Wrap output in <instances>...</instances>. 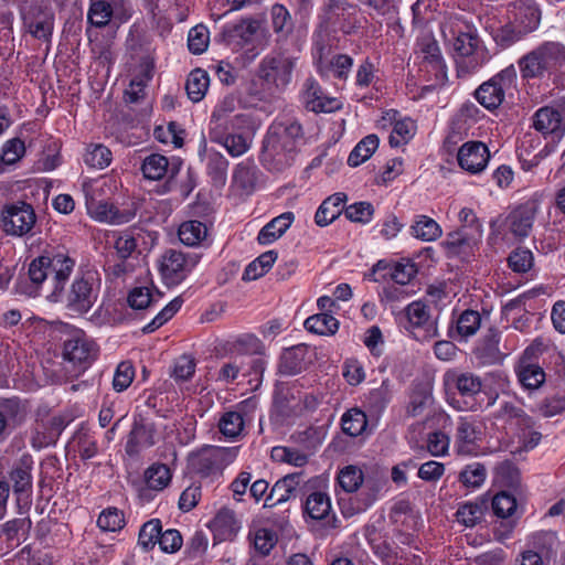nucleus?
Listing matches in <instances>:
<instances>
[{"label": "nucleus", "mask_w": 565, "mask_h": 565, "mask_svg": "<svg viewBox=\"0 0 565 565\" xmlns=\"http://www.w3.org/2000/svg\"><path fill=\"white\" fill-rule=\"evenodd\" d=\"M443 35L451 44L459 76L477 72L491 60V54L473 24L459 21L446 23Z\"/></svg>", "instance_id": "nucleus-1"}, {"label": "nucleus", "mask_w": 565, "mask_h": 565, "mask_svg": "<svg viewBox=\"0 0 565 565\" xmlns=\"http://www.w3.org/2000/svg\"><path fill=\"white\" fill-rule=\"evenodd\" d=\"M303 131L294 119L275 121L263 141L262 162L271 171L281 172L291 167L299 151Z\"/></svg>", "instance_id": "nucleus-2"}, {"label": "nucleus", "mask_w": 565, "mask_h": 565, "mask_svg": "<svg viewBox=\"0 0 565 565\" xmlns=\"http://www.w3.org/2000/svg\"><path fill=\"white\" fill-rule=\"evenodd\" d=\"M75 259L63 248L46 249L34 258L30 265L28 275L32 282L30 290H21L29 296H36L39 287L50 278L52 291L47 295L51 301H60L64 287L75 267Z\"/></svg>", "instance_id": "nucleus-3"}, {"label": "nucleus", "mask_w": 565, "mask_h": 565, "mask_svg": "<svg viewBox=\"0 0 565 565\" xmlns=\"http://www.w3.org/2000/svg\"><path fill=\"white\" fill-rule=\"evenodd\" d=\"M312 41L333 42L338 33L354 34L361 26L358 6L348 0H328L318 17Z\"/></svg>", "instance_id": "nucleus-4"}, {"label": "nucleus", "mask_w": 565, "mask_h": 565, "mask_svg": "<svg viewBox=\"0 0 565 565\" xmlns=\"http://www.w3.org/2000/svg\"><path fill=\"white\" fill-rule=\"evenodd\" d=\"M100 290V280L96 273L86 271L77 275L70 288L63 291L60 300L65 308L77 316L87 313L96 303Z\"/></svg>", "instance_id": "nucleus-5"}, {"label": "nucleus", "mask_w": 565, "mask_h": 565, "mask_svg": "<svg viewBox=\"0 0 565 565\" xmlns=\"http://www.w3.org/2000/svg\"><path fill=\"white\" fill-rule=\"evenodd\" d=\"M33 465V457L25 452L13 462L8 473L9 483L15 499L17 512L20 515L26 514L32 505Z\"/></svg>", "instance_id": "nucleus-6"}, {"label": "nucleus", "mask_w": 565, "mask_h": 565, "mask_svg": "<svg viewBox=\"0 0 565 565\" xmlns=\"http://www.w3.org/2000/svg\"><path fill=\"white\" fill-rule=\"evenodd\" d=\"M558 42H544L519 60L523 78H542L556 74Z\"/></svg>", "instance_id": "nucleus-7"}, {"label": "nucleus", "mask_w": 565, "mask_h": 565, "mask_svg": "<svg viewBox=\"0 0 565 565\" xmlns=\"http://www.w3.org/2000/svg\"><path fill=\"white\" fill-rule=\"evenodd\" d=\"M333 42L312 41V58L318 74L347 81L353 66V58L343 53L331 55Z\"/></svg>", "instance_id": "nucleus-8"}, {"label": "nucleus", "mask_w": 565, "mask_h": 565, "mask_svg": "<svg viewBox=\"0 0 565 565\" xmlns=\"http://www.w3.org/2000/svg\"><path fill=\"white\" fill-rule=\"evenodd\" d=\"M443 381L448 390L455 388L461 397L470 398V401L463 399L462 404L455 401L451 403L455 408L466 412H477L481 408V403L476 399L482 390V381L479 375L472 372L449 370L444 374Z\"/></svg>", "instance_id": "nucleus-9"}, {"label": "nucleus", "mask_w": 565, "mask_h": 565, "mask_svg": "<svg viewBox=\"0 0 565 565\" xmlns=\"http://www.w3.org/2000/svg\"><path fill=\"white\" fill-rule=\"evenodd\" d=\"M196 253H183L169 248L159 258V271L163 282L171 287L181 284L199 264Z\"/></svg>", "instance_id": "nucleus-10"}, {"label": "nucleus", "mask_w": 565, "mask_h": 565, "mask_svg": "<svg viewBox=\"0 0 565 565\" xmlns=\"http://www.w3.org/2000/svg\"><path fill=\"white\" fill-rule=\"evenodd\" d=\"M516 71L510 65L482 83L475 92V97L484 108L497 109L505 98L507 93L515 87Z\"/></svg>", "instance_id": "nucleus-11"}, {"label": "nucleus", "mask_w": 565, "mask_h": 565, "mask_svg": "<svg viewBox=\"0 0 565 565\" xmlns=\"http://www.w3.org/2000/svg\"><path fill=\"white\" fill-rule=\"evenodd\" d=\"M404 329L418 341H428L438 335L437 319L429 305L422 300L411 302L404 309Z\"/></svg>", "instance_id": "nucleus-12"}, {"label": "nucleus", "mask_w": 565, "mask_h": 565, "mask_svg": "<svg viewBox=\"0 0 565 565\" xmlns=\"http://www.w3.org/2000/svg\"><path fill=\"white\" fill-rule=\"evenodd\" d=\"M297 58L282 52L266 55L258 65V77L269 86L285 88L290 82Z\"/></svg>", "instance_id": "nucleus-13"}, {"label": "nucleus", "mask_w": 565, "mask_h": 565, "mask_svg": "<svg viewBox=\"0 0 565 565\" xmlns=\"http://www.w3.org/2000/svg\"><path fill=\"white\" fill-rule=\"evenodd\" d=\"M237 452V447L207 446L191 456L190 466L195 473L209 477L221 472L226 466L232 463Z\"/></svg>", "instance_id": "nucleus-14"}, {"label": "nucleus", "mask_w": 565, "mask_h": 565, "mask_svg": "<svg viewBox=\"0 0 565 565\" xmlns=\"http://www.w3.org/2000/svg\"><path fill=\"white\" fill-rule=\"evenodd\" d=\"M36 215L31 204L18 202L7 204L1 211L0 227L13 237H23L32 234Z\"/></svg>", "instance_id": "nucleus-15"}, {"label": "nucleus", "mask_w": 565, "mask_h": 565, "mask_svg": "<svg viewBox=\"0 0 565 565\" xmlns=\"http://www.w3.org/2000/svg\"><path fill=\"white\" fill-rule=\"evenodd\" d=\"M140 242H145V235L141 232L125 231L116 236L114 248L120 260L109 267L114 277L120 278L134 273L135 264L132 260L139 258L140 250H138V247Z\"/></svg>", "instance_id": "nucleus-16"}, {"label": "nucleus", "mask_w": 565, "mask_h": 565, "mask_svg": "<svg viewBox=\"0 0 565 565\" xmlns=\"http://www.w3.org/2000/svg\"><path fill=\"white\" fill-rule=\"evenodd\" d=\"M259 28V20L244 18L237 22L225 24L215 36V41L227 46L233 52H238L253 42Z\"/></svg>", "instance_id": "nucleus-17"}, {"label": "nucleus", "mask_w": 565, "mask_h": 565, "mask_svg": "<svg viewBox=\"0 0 565 565\" xmlns=\"http://www.w3.org/2000/svg\"><path fill=\"white\" fill-rule=\"evenodd\" d=\"M180 162L171 163L169 159L160 153H150L146 156L141 162L140 171L145 179L151 181L162 180L168 177L163 184V192L172 190L174 178L180 171Z\"/></svg>", "instance_id": "nucleus-18"}, {"label": "nucleus", "mask_w": 565, "mask_h": 565, "mask_svg": "<svg viewBox=\"0 0 565 565\" xmlns=\"http://www.w3.org/2000/svg\"><path fill=\"white\" fill-rule=\"evenodd\" d=\"M558 539L554 532H541L533 536L532 548L520 554L518 565H544L556 555Z\"/></svg>", "instance_id": "nucleus-19"}, {"label": "nucleus", "mask_w": 565, "mask_h": 565, "mask_svg": "<svg viewBox=\"0 0 565 565\" xmlns=\"http://www.w3.org/2000/svg\"><path fill=\"white\" fill-rule=\"evenodd\" d=\"M490 151L482 141L471 140L460 146L457 152L458 166L470 174L481 173L488 166Z\"/></svg>", "instance_id": "nucleus-20"}, {"label": "nucleus", "mask_w": 565, "mask_h": 565, "mask_svg": "<svg viewBox=\"0 0 565 565\" xmlns=\"http://www.w3.org/2000/svg\"><path fill=\"white\" fill-rule=\"evenodd\" d=\"M539 211V203L529 200L513 209L505 218V226L509 232L518 238H525L530 235Z\"/></svg>", "instance_id": "nucleus-21"}, {"label": "nucleus", "mask_w": 565, "mask_h": 565, "mask_svg": "<svg viewBox=\"0 0 565 565\" xmlns=\"http://www.w3.org/2000/svg\"><path fill=\"white\" fill-rule=\"evenodd\" d=\"M63 355L67 361L85 366L96 358L97 345L83 331H76L64 342Z\"/></svg>", "instance_id": "nucleus-22"}, {"label": "nucleus", "mask_w": 565, "mask_h": 565, "mask_svg": "<svg viewBox=\"0 0 565 565\" xmlns=\"http://www.w3.org/2000/svg\"><path fill=\"white\" fill-rule=\"evenodd\" d=\"M508 19L527 34L537 28L541 12L534 0H515L508 7Z\"/></svg>", "instance_id": "nucleus-23"}, {"label": "nucleus", "mask_w": 565, "mask_h": 565, "mask_svg": "<svg viewBox=\"0 0 565 565\" xmlns=\"http://www.w3.org/2000/svg\"><path fill=\"white\" fill-rule=\"evenodd\" d=\"M481 429L470 416L458 418L455 434V448L459 455H475L478 451V440Z\"/></svg>", "instance_id": "nucleus-24"}, {"label": "nucleus", "mask_w": 565, "mask_h": 565, "mask_svg": "<svg viewBox=\"0 0 565 565\" xmlns=\"http://www.w3.org/2000/svg\"><path fill=\"white\" fill-rule=\"evenodd\" d=\"M86 206L88 214L98 222L125 224L135 217V212L130 210H119L113 203L104 200L86 196Z\"/></svg>", "instance_id": "nucleus-25"}, {"label": "nucleus", "mask_w": 565, "mask_h": 565, "mask_svg": "<svg viewBox=\"0 0 565 565\" xmlns=\"http://www.w3.org/2000/svg\"><path fill=\"white\" fill-rule=\"evenodd\" d=\"M533 127L544 136L561 138L565 132V114L552 106L541 107L533 115Z\"/></svg>", "instance_id": "nucleus-26"}, {"label": "nucleus", "mask_w": 565, "mask_h": 565, "mask_svg": "<svg viewBox=\"0 0 565 565\" xmlns=\"http://www.w3.org/2000/svg\"><path fill=\"white\" fill-rule=\"evenodd\" d=\"M303 102L306 108L315 113H330L340 108V102L327 96L313 77L307 78L303 84Z\"/></svg>", "instance_id": "nucleus-27"}, {"label": "nucleus", "mask_w": 565, "mask_h": 565, "mask_svg": "<svg viewBox=\"0 0 565 565\" xmlns=\"http://www.w3.org/2000/svg\"><path fill=\"white\" fill-rule=\"evenodd\" d=\"M481 237L479 231L470 233L467 228H458L447 234L443 246L449 254L465 257L473 252Z\"/></svg>", "instance_id": "nucleus-28"}, {"label": "nucleus", "mask_w": 565, "mask_h": 565, "mask_svg": "<svg viewBox=\"0 0 565 565\" xmlns=\"http://www.w3.org/2000/svg\"><path fill=\"white\" fill-rule=\"evenodd\" d=\"M301 482H305V478L300 472L289 473L279 479L266 497L264 507L273 508L287 502L290 498L295 497Z\"/></svg>", "instance_id": "nucleus-29"}, {"label": "nucleus", "mask_w": 565, "mask_h": 565, "mask_svg": "<svg viewBox=\"0 0 565 565\" xmlns=\"http://www.w3.org/2000/svg\"><path fill=\"white\" fill-rule=\"evenodd\" d=\"M248 402H242L234 409L225 412L218 420V429L228 439L239 438L245 430Z\"/></svg>", "instance_id": "nucleus-30"}, {"label": "nucleus", "mask_w": 565, "mask_h": 565, "mask_svg": "<svg viewBox=\"0 0 565 565\" xmlns=\"http://www.w3.org/2000/svg\"><path fill=\"white\" fill-rule=\"evenodd\" d=\"M227 129L228 127L220 129L218 127L210 128L209 135L211 141L224 146L232 157L244 154L250 147L249 141L241 134H226Z\"/></svg>", "instance_id": "nucleus-31"}, {"label": "nucleus", "mask_w": 565, "mask_h": 565, "mask_svg": "<svg viewBox=\"0 0 565 565\" xmlns=\"http://www.w3.org/2000/svg\"><path fill=\"white\" fill-rule=\"evenodd\" d=\"M124 0H89L87 22L98 29L107 26L114 15V10Z\"/></svg>", "instance_id": "nucleus-32"}, {"label": "nucleus", "mask_w": 565, "mask_h": 565, "mask_svg": "<svg viewBox=\"0 0 565 565\" xmlns=\"http://www.w3.org/2000/svg\"><path fill=\"white\" fill-rule=\"evenodd\" d=\"M156 427L147 419L135 420L127 441V451L132 452L137 448H148L154 445Z\"/></svg>", "instance_id": "nucleus-33"}, {"label": "nucleus", "mask_w": 565, "mask_h": 565, "mask_svg": "<svg viewBox=\"0 0 565 565\" xmlns=\"http://www.w3.org/2000/svg\"><path fill=\"white\" fill-rule=\"evenodd\" d=\"M347 201V194L343 192L334 193L328 196L318 207L315 214V222L318 226H327L338 218Z\"/></svg>", "instance_id": "nucleus-34"}, {"label": "nucleus", "mask_w": 565, "mask_h": 565, "mask_svg": "<svg viewBox=\"0 0 565 565\" xmlns=\"http://www.w3.org/2000/svg\"><path fill=\"white\" fill-rule=\"evenodd\" d=\"M295 220L292 212H285L268 222L258 233L257 242L260 245H269L280 238L291 226Z\"/></svg>", "instance_id": "nucleus-35"}, {"label": "nucleus", "mask_w": 565, "mask_h": 565, "mask_svg": "<svg viewBox=\"0 0 565 565\" xmlns=\"http://www.w3.org/2000/svg\"><path fill=\"white\" fill-rule=\"evenodd\" d=\"M305 512L317 521H324L328 525H333L334 516L331 515V501L328 494L316 491L308 495L305 503Z\"/></svg>", "instance_id": "nucleus-36"}, {"label": "nucleus", "mask_w": 565, "mask_h": 565, "mask_svg": "<svg viewBox=\"0 0 565 565\" xmlns=\"http://www.w3.org/2000/svg\"><path fill=\"white\" fill-rule=\"evenodd\" d=\"M501 332L495 328H489L476 348V355L484 364H493L501 360L499 343Z\"/></svg>", "instance_id": "nucleus-37"}, {"label": "nucleus", "mask_w": 565, "mask_h": 565, "mask_svg": "<svg viewBox=\"0 0 565 565\" xmlns=\"http://www.w3.org/2000/svg\"><path fill=\"white\" fill-rule=\"evenodd\" d=\"M515 372L520 384L525 390H537L545 382L544 370L540 365L531 363L526 360L520 361L515 369Z\"/></svg>", "instance_id": "nucleus-38"}, {"label": "nucleus", "mask_w": 565, "mask_h": 565, "mask_svg": "<svg viewBox=\"0 0 565 565\" xmlns=\"http://www.w3.org/2000/svg\"><path fill=\"white\" fill-rule=\"evenodd\" d=\"M307 349L305 345H296L286 349L280 356L279 372L284 375H296L305 370Z\"/></svg>", "instance_id": "nucleus-39"}, {"label": "nucleus", "mask_w": 565, "mask_h": 565, "mask_svg": "<svg viewBox=\"0 0 565 565\" xmlns=\"http://www.w3.org/2000/svg\"><path fill=\"white\" fill-rule=\"evenodd\" d=\"M411 234L423 242H434L441 237L440 225L427 215H417L411 226Z\"/></svg>", "instance_id": "nucleus-40"}, {"label": "nucleus", "mask_w": 565, "mask_h": 565, "mask_svg": "<svg viewBox=\"0 0 565 565\" xmlns=\"http://www.w3.org/2000/svg\"><path fill=\"white\" fill-rule=\"evenodd\" d=\"M417 47L426 62L431 64L436 70L444 73L445 64L441 51L437 40L433 36V34L427 33L422 35L417 41Z\"/></svg>", "instance_id": "nucleus-41"}, {"label": "nucleus", "mask_w": 565, "mask_h": 565, "mask_svg": "<svg viewBox=\"0 0 565 565\" xmlns=\"http://www.w3.org/2000/svg\"><path fill=\"white\" fill-rule=\"evenodd\" d=\"M213 526L223 540H232L241 529L234 511L231 509H221L214 520Z\"/></svg>", "instance_id": "nucleus-42"}, {"label": "nucleus", "mask_w": 565, "mask_h": 565, "mask_svg": "<svg viewBox=\"0 0 565 565\" xmlns=\"http://www.w3.org/2000/svg\"><path fill=\"white\" fill-rule=\"evenodd\" d=\"M271 28L280 39H286L294 31V22L288 9L284 4L276 3L270 9Z\"/></svg>", "instance_id": "nucleus-43"}, {"label": "nucleus", "mask_w": 565, "mask_h": 565, "mask_svg": "<svg viewBox=\"0 0 565 565\" xmlns=\"http://www.w3.org/2000/svg\"><path fill=\"white\" fill-rule=\"evenodd\" d=\"M305 328L315 334L332 335L339 329V321L333 316L321 312L307 318Z\"/></svg>", "instance_id": "nucleus-44"}, {"label": "nucleus", "mask_w": 565, "mask_h": 565, "mask_svg": "<svg viewBox=\"0 0 565 565\" xmlns=\"http://www.w3.org/2000/svg\"><path fill=\"white\" fill-rule=\"evenodd\" d=\"M209 74L201 68L193 70L186 79L185 89L189 98L198 103L203 99L209 88Z\"/></svg>", "instance_id": "nucleus-45"}, {"label": "nucleus", "mask_w": 565, "mask_h": 565, "mask_svg": "<svg viewBox=\"0 0 565 565\" xmlns=\"http://www.w3.org/2000/svg\"><path fill=\"white\" fill-rule=\"evenodd\" d=\"M159 290H152L149 287H135L127 297L128 305L135 310H142L154 306L161 298Z\"/></svg>", "instance_id": "nucleus-46"}, {"label": "nucleus", "mask_w": 565, "mask_h": 565, "mask_svg": "<svg viewBox=\"0 0 565 565\" xmlns=\"http://www.w3.org/2000/svg\"><path fill=\"white\" fill-rule=\"evenodd\" d=\"M206 234V225L195 220L183 222L178 231L179 239L186 246H198Z\"/></svg>", "instance_id": "nucleus-47"}, {"label": "nucleus", "mask_w": 565, "mask_h": 565, "mask_svg": "<svg viewBox=\"0 0 565 565\" xmlns=\"http://www.w3.org/2000/svg\"><path fill=\"white\" fill-rule=\"evenodd\" d=\"M32 526V521L29 516L15 518L7 521L1 526V533L8 542H15L20 544L21 539L25 540Z\"/></svg>", "instance_id": "nucleus-48"}, {"label": "nucleus", "mask_w": 565, "mask_h": 565, "mask_svg": "<svg viewBox=\"0 0 565 565\" xmlns=\"http://www.w3.org/2000/svg\"><path fill=\"white\" fill-rule=\"evenodd\" d=\"M23 416V408L17 399H7L0 406V440L9 434L10 422H20Z\"/></svg>", "instance_id": "nucleus-49"}, {"label": "nucleus", "mask_w": 565, "mask_h": 565, "mask_svg": "<svg viewBox=\"0 0 565 565\" xmlns=\"http://www.w3.org/2000/svg\"><path fill=\"white\" fill-rule=\"evenodd\" d=\"M379 138L375 135L364 137L350 152L348 164L350 167H358L366 161L377 149Z\"/></svg>", "instance_id": "nucleus-50"}, {"label": "nucleus", "mask_w": 565, "mask_h": 565, "mask_svg": "<svg viewBox=\"0 0 565 565\" xmlns=\"http://www.w3.org/2000/svg\"><path fill=\"white\" fill-rule=\"evenodd\" d=\"M342 430L344 434L360 436L367 426V418L364 412L359 408H351L342 415Z\"/></svg>", "instance_id": "nucleus-51"}, {"label": "nucleus", "mask_w": 565, "mask_h": 565, "mask_svg": "<svg viewBox=\"0 0 565 565\" xmlns=\"http://www.w3.org/2000/svg\"><path fill=\"white\" fill-rule=\"evenodd\" d=\"M481 315L471 309L460 313L456 321V331L461 339H468L477 333L481 327Z\"/></svg>", "instance_id": "nucleus-52"}, {"label": "nucleus", "mask_w": 565, "mask_h": 565, "mask_svg": "<svg viewBox=\"0 0 565 565\" xmlns=\"http://www.w3.org/2000/svg\"><path fill=\"white\" fill-rule=\"evenodd\" d=\"M487 478V469L483 463L471 462L459 473V481L468 489L480 488Z\"/></svg>", "instance_id": "nucleus-53"}, {"label": "nucleus", "mask_w": 565, "mask_h": 565, "mask_svg": "<svg viewBox=\"0 0 565 565\" xmlns=\"http://www.w3.org/2000/svg\"><path fill=\"white\" fill-rule=\"evenodd\" d=\"M145 478L150 489L161 491L170 483L171 472L167 465L153 463L146 470Z\"/></svg>", "instance_id": "nucleus-54"}, {"label": "nucleus", "mask_w": 565, "mask_h": 565, "mask_svg": "<svg viewBox=\"0 0 565 565\" xmlns=\"http://www.w3.org/2000/svg\"><path fill=\"white\" fill-rule=\"evenodd\" d=\"M161 522L159 519H151L146 522L138 535V545L145 551L148 552L152 550L156 544L159 543V535L161 534Z\"/></svg>", "instance_id": "nucleus-55"}, {"label": "nucleus", "mask_w": 565, "mask_h": 565, "mask_svg": "<svg viewBox=\"0 0 565 565\" xmlns=\"http://www.w3.org/2000/svg\"><path fill=\"white\" fill-rule=\"evenodd\" d=\"M523 35H525L524 32L510 20L505 24L491 31L492 39L501 47L511 46L521 40Z\"/></svg>", "instance_id": "nucleus-56"}, {"label": "nucleus", "mask_w": 565, "mask_h": 565, "mask_svg": "<svg viewBox=\"0 0 565 565\" xmlns=\"http://www.w3.org/2000/svg\"><path fill=\"white\" fill-rule=\"evenodd\" d=\"M111 160V151L102 143L89 145L84 156L85 163L95 169L108 167Z\"/></svg>", "instance_id": "nucleus-57"}, {"label": "nucleus", "mask_w": 565, "mask_h": 565, "mask_svg": "<svg viewBox=\"0 0 565 565\" xmlns=\"http://www.w3.org/2000/svg\"><path fill=\"white\" fill-rule=\"evenodd\" d=\"M234 182L244 191L254 190L257 182V168L249 162L237 164L233 174Z\"/></svg>", "instance_id": "nucleus-58"}, {"label": "nucleus", "mask_w": 565, "mask_h": 565, "mask_svg": "<svg viewBox=\"0 0 565 565\" xmlns=\"http://www.w3.org/2000/svg\"><path fill=\"white\" fill-rule=\"evenodd\" d=\"M236 109V99L233 96H226L222 102H220L212 115L210 120V128L218 127L224 128L228 127V116L234 113Z\"/></svg>", "instance_id": "nucleus-59"}, {"label": "nucleus", "mask_w": 565, "mask_h": 565, "mask_svg": "<svg viewBox=\"0 0 565 565\" xmlns=\"http://www.w3.org/2000/svg\"><path fill=\"white\" fill-rule=\"evenodd\" d=\"M182 299L180 297L171 300L164 308H162L157 316L142 328L143 333H151L168 322L181 308Z\"/></svg>", "instance_id": "nucleus-60"}, {"label": "nucleus", "mask_w": 565, "mask_h": 565, "mask_svg": "<svg viewBox=\"0 0 565 565\" xmlns=\"http://www.w3.org/2000/svg\"><path fill=\"white\" fill-rule=\"evenodd\" d=\"M363 471L356 466H347L340 470L338 481L345 492L356 491L363 483Z\"/></svg>", "instance_id": "nucleus-61"}, {"label": "nucleus", "mask_w": 565, "mask_h": 565, "mask_svg": "<svg viewBox=\"0 0 565 565\" xmlns=\"http://www.w3.org/2000/svg\"><path fill=\"white\" fill-rule=\"evenodd\" d=\"M228 168L227 159L220 152L211 151L207 153L206 170L207 174L216 183H224Z\"/></svg>", "instance_id": "nucleus-62"}, {"label": "nucleus", "mask_w": 565, "mask_h": 565, "mask_svg": "<svg viewBox=\"0 0 565 565\" xmlns=\"http://www.w3.org/2000/svg\"><path fill=\"white\" fill-rule=\"evenodd\" d=\"M508 264L514 273H527L534 264L533 253L527 248L518 247L509 255Z\"/></svg>", "instance_id": "nucleus-63"}, {"label": "nucleus", "mask_w": 565, "mask_h": 565, "mask_svg": "<svg viewBox=\"0 0 565 565\" xmlns=\"http://www.w3.org/2000/svg\"><path fill=\"white\" fill-rule=\"evenodd\" d=\"M415 124L411 119L396 121L388 137V142L392 147L403 146L413 138Z\"/></svg>", "instance_id": "nucleus-64"}]
</instances>
